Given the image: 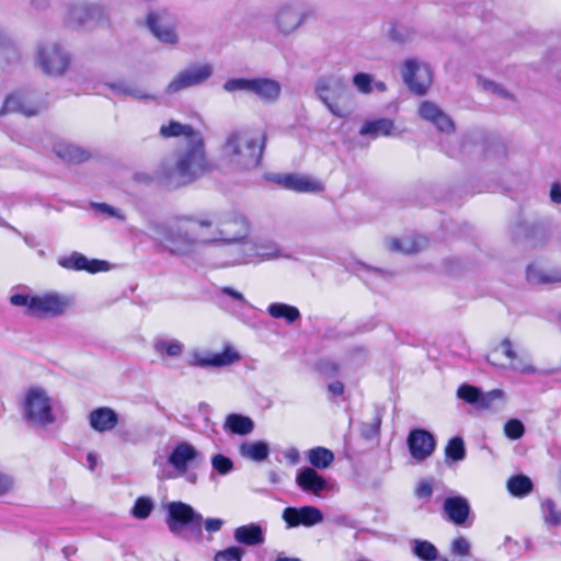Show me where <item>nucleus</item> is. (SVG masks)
I'll list each match as a JSON object with an SVG mask.
<instances>
[{
	"label": "nucleus",
	"instance_id": "50",
	"mask_svg": "<svg viewBox=\"0 0 561 561\" xmlns=\"http://www.w3.org/2000/svg\"><path fill=\"white\" fill-rule=\"evenodd\" d=\"M389 37L396 43L405 44L414 39L415 32L408 26H394L390 30Z\"/></svg>",
	"mask_w": 561,
	"mask_h": 561
},
{
	"label": "nucleus",
	"instance_id": "23",
	"mask_svg": "<svg viewBox=\"0 0 561 561\" xmlns=\"http://www.w3.org/2000/svg\"><path fill=\"white\" fill-rule=\"evenodd\" d=\"M296 484L304 492L311 493L316 496H322L323 492L330 490L329 481L311 467H304L298 471Z\"/></svg>",
	"mask_w": 561,
	"mask_h": 561
},
{
	"label": "nucleus",
	"instance_id": "36",
	"mask_svg": "<svg viewBox=\"0 0 561 561\" xmlns=\"http://www.w3.org/2000/svg\"><path fill=\"white\" fill-rule=\"evenodd\" d=\"M224 428L233 434L248 435L253 431L254 423L249 416L232 413L226 417Z\"/></svg>",
	"mask_w": 561,
	"mask_h": 561
},
{
	"label": "nucleus",
	"instance_id": "18",
	"mask_svg": "<svg viewBox=\"0 0 561 561\" xmlns=\"http://www.w3.org/2000/svg\"><path fill=\"white\" fill-rule=\"evenodd\" d=\"M407 444L411 457L416 461H423L431 457L436 447L434 436L422 428L412 430L409 433Z\"/></svg>",
	"mask_w": 561,
	"mask_h": 561
},
{
	"label": "nucleus",
	"instance_id": "41",
	"mask_svg": "<svg viewBox=\"0 0 561 561\" xmlns=\"http://www.w3.org/2000/svg\"><path fill=\"white\" fill-rule=\"evenodd\" d=\"M111 89L119 95H128L138 100H151L154 95L147 89L135 83L117 82L111 84Z\"/></svg>",
	"mask_w": 561,
	"mask_h": 561
},
{
	"label": "nucleus",
	"instance_id": "13",
	"mask_svg": "<svg viewBox=\"0 0 561 561\" xmlns=\"http://www.w3.org/2000/svg\"><path fill=\"white\" fill-rule=\"evenodd\" d=\"M150 33L161 43L174 45L179 37L174 18L168 12H150L146 18Z\"/></svg>",
	"mask_w": 561,
	"mask_h": 561
},
{
	"label": "nucleus",
	"instance_id": "39",
	"mask_svg": "<svg viewBox=\"0 0 561 561\" xmlns=\"http://www.w3.org/2000/svg\"><path fill=\"white\" fill-rule=\"evenodd\" d=\"M307 459L313 469H327L334 461V454L325 447H313L307 451Z\"/></svg>",
	"mask_w": 561,
	"mask_h": 561
},
{
	"label": "nucleus",
	"instance_id": "64",
	"mask_svg": "<svg viewBox=\"0 0 561 561\" xmlns=\"http://www.w3.org/2000/svg\"><path fill=\"white\" fill-rule=\"evenodd\" d=\"M551 201L556 204L561 203V187L558 184L552 185L550 191Z\"/></svg>",
	"mask_w": 561,
	"mask_h": 561
},
{
	"label": "nucleus",
	"instance_id": "48",
	"mask_svg": "<svg viewBox=\"0 0 561 561\" xmlns=\"http://www.w3.org/2000/svg\"><path fill=\"white\" fill-rule=\"evenodd\" d=\"M481 390L478 387L463 383L457 389V397L469 404H478Z\"/></svg>",
	"mask_w": 561,
	"mask_h": 561
},
{
	"label": "nucleus",
	"instance_id": "47",
	"mask_svg": "<svg viewBox=\"0 0 561 561\" xmlns=\"http://www.w3.org/2000/svg\"><path fill=\"white\" fill-rule=\"evenodd\" d=\"M152 510L153 501L150 497L141 496L136 500L131 513L138 519H146L150 516Z\"/></svg>",
	"mask_w": 561,
	"mask_h": 561
},
{
	"label": "nucleus",
	"instance_id": "59",
	"mask_svg": "<svg viewBox=\"0 0 561 561\" xmlns=\"http://www.w3.org/2000/svg\"><path fill=\"white\" fill-rule=\"evenodd\" d=\"M224 520L221 518H207L204 522V526L206 531L213 534L219 531L224 526Z\"/></svg>",
	"mask_w": 561,
	"mask_h": 561
},
{
	"label": "nucleus",
	"instance_id": "54",
	"mask_svg": "<svg viewBox=\"0 0 561 561\" xmlns=\"http://www.w3.org/2000/svg\"><path fill=\"white\" fill-rule=\"evenodd\" d=\"M525 433L524 424L517 419L508 420L504 425V434L510 439H519Z\"/></svg>",
	"mask_w": 561,
	"mask_h": 561
},
{
	"label": "nucleus",
	"instance_id": "4",
	"mask_svg": "<svg viewBox=\"0 0 561 561\" xmlns=\"http://www.w3.org/2000/svg\"><path fill=\"white\" fill-rule=\"evenodd\" d=\"M10 304L25 309V313L36 318H58L66 314L75 305L72 295L48 290L32 295L26 290L12 293Z\"/></svg>",
	"mask_w": 561,
	"mask_h": 561
},
{
	"label": "nucleus",
	"instance_id": "21",
	"mask_svg": "<svg viewBox=\"0 0 561 561\" xmlns=\"http://www.w3.org/2000/svg\"><path fill=\"white\" fill-rule=\"evenodd\" d=\"M196 247L221 243L219 234V221L209 218H187Z\"/></svg>",
	"mask_w": 561,
	"mask_h": 561
},
{
	"label": "nucleus",
	"instance_id": "51",
	"mask_svg": "<svg viewBox=\"0 0 561 561\" xmlns=\"http://www.w3.org/2000/svg\"><path fill=\"white\" fill-rule=\"evenodd\" d=\"M210 462L213 469L221 476L228 474L233 469L232 460L222 454L213 456Z\"/></svg>",
	"mask_w": 561,
	"mask_h": 561
},
{
	"label": "nucleus",
	"instance_id": "58",
	"mask_svg": "<svg viewBox=\"0 0 561 561\" xmlns=\"http://www.w3.org/2000/svg\"><path fill=\"white\" fill-rule=\"evenodd\" d=\"M94 207L98 210L106 214L110 217H115L122 221H124L126 219L125 215L119 209H116V208L110 206L108 204H105V203L95 204Z\"/></svg>",
	"mask_w": 561,
	"mask_h": 561
},
{
	"label": "nucleus",
	"instance_id": "5",
	"mask_svg": "<svg viewBox=\"0 0 561 561\" xmlns=\"http://www.w3.org/2000/svg\"><path fill=\"white\" fill-rule=\"evenodd\" d=\"M151 237L167 251L178 256L196 253L197 247L187 218H181L169 225L152 224Z\"/></svg>",
	"mask_w": 561,
	"mask_h": 561
},
{
	"label": "nucleus",
	"instance_id": "35",
	"mask_svg": "<svg viewBox=\"0 0 561 561\" xmlns=\"http://www.w3.org/2000/svg\"><path fill=\"white\" fill-rule=\"evenodd\" d=\"M540 513L546 526L557 528L561 526V508L550 497L540 501Z\"/></svg>",
	"mask_w": 561,
	"mask_h": 561
},
{
	"label": "nucleus",
	"instance_id": "9",
	"mask_svg": "<svg viewBox=\"0 0 561 561\" xmlns=\"http://www.w3.org/2000/svg\"><path fill=\"white\" fill-rule=\"evenodd\" d=\"M167 526L169 530L181 538H185V527L191 526L201 534L203 516L197 513L190 504L181 501H173L167 505Z\"/></svg>",
	"mask_w": 561,
	"mask_h": 561
},
{
	"label": "nucleus",
	"instance_id": "52",
	"mask_svg": "<svg viewBox=\"0 0 561 561\" xmlns=\"http://www.w3.org/2000/svg\"><path fill=\"white\" fill-rule=\"evenodd\" d=\"M471 543L470 541L463 537L458 536L454 538L450 542V552L456 557H467L470 554Z\"/></svg>",
	"mask_w": 561,
	"mask_h": 561
},
{
	"label": "nucleus",
	"instance_id": "61",
	"mask_svg": "<svg viewBox=\"0 0 561 561\" xmlns=\"http://www.w3.org/2000/svg\"><path fill=\"white\" fill-rule=\"evenodd\" d=\"M156 174H157V170L154 171L153 174H149L147 172H137L135 174L134 179H135V181L140 182V183H145V184L157 183L159 185V182L156 179Z\"/></svg>",
	"mask_w": 561,
	"mask_h": 561
},
{
	"label": "nucleus",
	"instance_id": "27",
	"mask_svg": "<svg viewBox=\"0 0 561 561\" xmlns=\"http://www.w3.org/2000/svg\"><path fill=\"white\" fill-rule=\"evenodd\" d=\"M282 92V85L278 81L270 78H252L250 93L254 94L264 103L276 102Z\"/></svg>",
	"mask_w": 561,
	"mask_h": 561
},
{
	"label": "nucleus",
	"instance_id": "17",
	"mask_svg": "<svg viewBox=\"0 0 561 561\" xmlns=\"http://www.w3.org/2000/svg\"><path fill=\"white\" fill-rule=\"evenodd\" d=\"M288 528L312 527L323 522L322 512L316 506L286 507L282 514Z\"/></svg>",
	"mask_w": 561,
	"mask_h": 561
},
{
	"label": "nucleus",
	"instance_id": "16",
	"mask_svg": "<svg viewBox=\"0 0 561 561\" xmlns=\"http://www.w3.org/2000/svg\"><path fill=\"white\" fill-rule=\"evenodd\" d=\"M305 19L298 2H284L275 12L274 24L279 33L287 35L297 30Z\"/></svg>",
	"mask_w": 561,
	"mask_h": 561
},
{
	"label": "nucleus",
	"instance_id": "3",
	"mask_svg": "<svg viewBox=\"0 0 561 561\" xmlns=\"http://www.w3.org/2000/svg\"><path fill=\"white\" fill-rule=\"evenodd\" d=\"M203 461V454L194 445L183 440L171 447L167 458L156 456L152 465L157 470V478L161 481L184 477L187 482L194 484L197 476L188 471Z\"/></svg>",
	"mask_w": 561,
	"mask_h": 561
},
{
	"label": "nucleus",
	"instance_id": "55",
	"mask_svg": "<svg viewBox=\"0 0 561 561\" xmlns=\"http://www.w3.org/2000/svg\"><path fill=\"white\" fill-rule=\"evenodd\" d=\"M70 16L73 22H77L78 24H85L89 20L94 19V12L89 5L81 3L71 11Z\"/></svg>",
	"mask_w": 561,
	"mask_h": 561
},
{
	"label": "nucleus",
	"instance_id": "63",
	"mask_svg": "<svg viewBox=\"0 0 561 561\" xmlns=\"http://www.w3.org/2000/svg\"><path fill=\"white\" fill-rule=\"evenodd\" d=\"M9 55H15V49L9 43L0 44V61Z\"/></svg>",
	"mask_w": 561,
	"mask_h": 561
},
{
	"label": "nucleus",
	"instance_id": "31",
	"mask_svg": "<svg viewBox=\"0 0 561 561\" xmlns=\"http://www.w3.org/2000/svg\"><path fill=\"white\" fill-rule=\"evenodd\" d=\"M160 135L163 138L183 136L186 139L187 145L198 144V141L203 140L202 135L192 126L181 124L175 121H170L168 124L162 125L160 127Z\"/></svg>",
	"mask_w": 561,
	"mask_h": 561
},
{
	"label": "nucleus",
	"instance_id": "8",
	"mask_svg": "<svg viewBox=\"0 0 561 561\" xmlns=\"http://www.w3.org/2000/svg\"><path fill=\"white\" fill-rule=\"evenodd\" d=\"M35 58L42 71L51 77L62 76L71 64L68 51L56 42L39 44L36 48Z\"/></svg>",
	"mask_w": 561,
	"mask_h": 561
},
{
	"label": "nucleus",
	"instance_id": "32",
	"mask_svg": "<svg viewBox=\"0 0 561 561\" xmlns=\"http://www.w3.org/2000/svg\"><path fill=\"white\" fill-rule=\"evenodd\" d=\"M239 455L244 459L262 462L270 455V446L264 440L244 442L239 446Z\"/></svg>",
	"mask_w": 561,
	"mask_h": 561
},
{
	"label": "nucleus",
	"instance_id": "43",
	"mask_svg": "<svg viewBox=\"0 0 561 561\" xmlns=\"http://www.w3.org/2000/svg\"><path fill=\"white\" fill-rule=\"evenodd\" d=\"M268 314L275 319H285L293 323L300 318L298 308L282 302H274L268 306Z\"/></svg>",
	"mask_w": 561,
	"mask_h": 561
},
{
	"label": "nucleus",
	"instance_id": "45",
	"mask_svg": "<svg viewBox=\"0 0 561 561\" xmlns=\"http://www.w3.org/2000/svg\"><path fill=\"white\" fill-rule=\"evenodd\" d=\"M504 399V391L501 389H493L489 392H482L478 401L477 408L480 410L495 411L499 409L497 402Z\"/></svg>",
	"mask_w": 561,
	"mask_h": 561
},
{
	"label": "nucleus",
	"instance_id": "19",
	"mask_svg": "<svg viewBox=\"0 0 561 561\" xmlns=\"http://www.w3.org/2000/svg\"><path fill=\"white\" fill-rule=\"evenodd\" d=\"M419 116L431 123L439 133L450 134L455 130L453 119L436 103L425 100L417 108Z\"/></svg>",
	"mask_w": 561,
	"mask_h": 561
},
{
	"label": "nucleus",
	"instance_id": "46",
	"mask_svg": "<svg viewBox=\"0 0 561 561\" xmlns=\"http://www.w3.org/2000/svg\"><path fill=\"white\" fill-rule=\"evenodd\" d=\"M446 458L460 461L466 457L465 444L461 437L451 438L445 447Z\"/></svg>",
	"mask_w": 561,
	"mask_h": 561
},
{
	"label": "nucleus",
	"instance_id": "15",
	"mask_svg": "<svg viewBox=\"0 0 561 561\" xmlns=\"http://www.w3.org/2000/svg\"><path fill=\"white\" fill-rule=\"evenodd\" d=\"M501 355L510 360V367L512 369L524 374L535 373V368L529 362L517 356L508 339H504L500 345L488 355V362L496 367H505L506 365L501 360Z\"/></svg>",
	"mask_w": 561,
	"mask_h": 561
},
{
	"label": "nucleus",
	"instance_id": "24",
	"mask_svg": "<svg viewBox=\"0 0 561 561\" xmlns=\"http://www.w3.org/2000/svg\"><path fill=\"white\" fill-rule=\"evenodd\" d=\"M33 99L34 96L30 93H12L5 99L0 114L21 113L25 116H34L39 112L41 107L34 103Z\"/></svg>",
	"mask_w": 561,
	"mask_h": 561
},
{
	"label": "nucleus",
	"instance_id": "38",
	"mask_svg": "<svg viewBox=\"0 0 561 561\" xmlns=\"http://www.w3.org/2000/svg\"><path fill=\"white\" fill-rule=\"evenodd\" d=\"M425 239L414 236H407L401 239H392L389 248L392 251L401 252L404 254H413L419 252L425 245Z\"/></svg>",
	"mask_w": 561,
	"mask_h": 561
},
{
	"label": "nucleus",
	"instance_id": "49",
	"mask_svg": "<svg viewBox=\"0 0 561 561\" xmlns=\"http://www.w3.org/2000/svg\"><path fill=\"white\" fill-rule=\"evenodd\" d=\"M244 552L243 548L239 546H231L219 550L215 554L214 561H241Z\"/></svg>",
	"mask_w": 561,
	"mask_h": 561
},
{
	"label": "nucleus",
	"instance_id": "62",
	"mask_svg": "<svg viewBox=\"0 0 561 561\" xmlns=\"http://www.w3.org/2000/svg\"><path fill=\"white\" fill-rule=\"evenodd\" d=\"M284 457L290 465H297L300 461L299 450L295 447L286 449L284 451Z\"/></svg>",
	"mask_w": 561,
	"mask_h": 561
},
{
	"label": "nucleus",
	"instance_id": "30",
	"mask_svg": "<svg viewBox=\"0 0 561 561\" xmlns=\"http://www.w3.org/2000/svg\"><path fill=\"white\" fill-rule=\"evenodd\" d=\"M359 134L362 136L393 137L399 136L394 122L390 118L369 119L363 123Z\"/></svg>",
	"mask_w": 561,
	"mask_h": 561
},
{
	"label": "nucleus",
	"instance_id": "34",
	"mask_svg": "<svg viewBox=\"0 0 561 561\" xmlns=\"http://www.w3.org/2000/svg\"><path fill=\"white\" fill-rule=\"evenodd\" d=\"M54 151L60 159L71 163L85 161L89 157L81 148L64 141L55 144Z\"/></svg>",
	"mask_w": 561,
	"mask_h": 561
},
{
	"label": "nucleus",
	"instance_id": "60",
	"mask_svg": "<svg viewBox=\"0 0 561 561\" xmlns=\"http://www.w3.org/2000/svg\"><path fill=\"white\" fill-rule=\"evenodd\" d=\"M13 488V480L5 473L0 472V495L7 494Z\"/></svg>",
	"mask_w": 561,
	"mask_h": 561
},
{
	"label": "nucleus",
	"instance_id": "57",
	"mask_svg": "<svg viewBox=\"0 0 561 561\" xmlns=\"http://www.w3.org/2000/svg\"><path fill=\"white\" fill-rule=\"evenodd\" d=\"M433 492V483L431 480H422L415 489V495L419 499H430Z\"/></svg>",
	"mask_w": 561,
	"mask_h": 561
},
{
	"label": "nucleus",
	"instance_id": "37",
	"mask_svg": "<svg viewBox=\"0 0 561 561\" xmlns=\"http://www.w3.org/2000/svg\"><path fill=\"white\" fill-rule=\"evenodd\" d=\"M527 279L531 284L561 283V270L546 271L537 265H529L527 268Z\"/></svg>",
	"mask_w": 561,
	"mask_h": 561
},
{
	"label": "nucleus",
	"instance_id": "56",
	"mask_svg": "<svg viewBox=\"0 0 561 561\" xmlns=\"http://www.w3.org/2000/svg\"><path fill=\"white\" fill-rule=\"evenodd\" d=\"M252 84V78H233L229 79L224 83V89L227 92L247 91L250 92Z\"/></svg>",
	"mask_w": 561,
	"mask_h": 561
},
{
	"label": "nucleus",
	"instance_id": "10",
	"mask_svg": "<svg viewBox=\"0 0 561 561\" xmlns=\"http://www.w3.org/2000/svg\"><path fill=\"white\" fill-rule=\"evenodd\" d=\"M241 356L232 346H226L222 352L194 348L190 352L188 365L201 368L225 367L238 360Z\"/></svg>",
	"mask_w": 561,
	"mask_h": 561
},
{
	"label": "nucleus",
	"instance_id": "53",
	"mask_svg": "<svg viewBox=\"0 0 561 561\" xmlns=\"http://www.w3.org/2000/svg\"><path fill=\"white\" fill-rule=\"evenodd\" d=\"M478 83L484 91L494 93V94L499 95L500 98H503V99L512 98V94L507 90H505L502 85H500L499 83H496L494 81L479 77Z\"/></svg>",
	"mask_w": 561,
	"mask_h": 561
},
{
	"label": "nucleus",
	"instance_id": "25",
	"mask_svg": "<svg viewBox=\"0 0 561 561\" xmlns=\"http://www.w3.org/2000/svg\"><path fill=\"white\" fill-rule=\"evenodd\" d=\"M88 422L90 427L96 433H107L117 427L119 416L110 407H99L89 412Z\"/></svg>",
	"mask_w": 561,
	"mask_h": 561
},
{
	"label": "nucleus",
	"instance_id": "14",
	"mask_svg": "<svg viewBox=\"0 0 561 561\" xmlns=\"http://www.w3.org/2000/svg\"><path fill=\"white\" fill-rule=\"evenodd\" d=\"M250 224L239 214L224 217L219 220V234L221 244L233 245L238 241L247 239L250 234Z\"/></svg>",
	"mask_w": 561,
	"mask_h": 561
},
{
	"label": "nucleus",
	"instance_id": "12",
	"mask_svg": "<svg viewBox=\"0 0 561 561\" xmlns=\"http://www.w3.org/2000/svg\"><path fill=\"white\" fill-rule=\"evenodd\" d=\"M213 75V66L209 64L192 65L180 71L168 84L165 91L169 94L198 85Z\"/></svg>",
	"mask_w": 561,
	"mask_h": 561
},
{
	"label": "nucleus",
	"instance_id": "22",
	"mask_svg": "<svg viewBox=\"0 0 561 561\" xmlns=\"http://www.w3.org/2000/svg\"><path fill=\"white\" fill-rule=\"evenodd\" d=\"M274 181L286 190L297 193H319L323 191V185L317 179L304 174H277Z\"/></svg>",
	"mask_w": 561,
	"mask_h": 561
},
{
	"label": "nucleus",
	"instance_id": "44",
	"mask_svg": "<svg viewBox=\"0 0 561 561\" xmlns=\"http://www.w3.org/2000/svg\"><path fill=\"white\" fill-rule=\"evenodd\" d=\"M507 490L512 495L523 497L531 492L533 482L524 474L514 476L507 481Z\"/></svg>",
	"mask_w": 561,
	"mask_h": 561
},
{
	"label": "nucleus",
	"instance_id": "42",
	"mask_svg": "<svg viewBox=\"0 0 561 561\" xmlns=\"http://www.w3.org/2000/svg\"><path fill=\"white\" fill-rule=\"evenodd\" d=\"M256 250L259 263L264 261L277 260L280 257H289L287 254L284 253L282 248L273 241L256 242Z\"/></svg>",
	"mask_w": 561,
	"mask_h": 561
},
{
	"label": "nucleus",
	"instance_id": "33",
	"mask_svg": "<svg viewBox=\"0 0 561 561\" xmlns=\"http://www.w3.org/2000/svg\"><path fill=\"white\" fill-rule=\"evenodd\" d=\"M184 343L176 339L160 337L153 342V351L161 358H179L184 352Z\"/></svg>",
	"mask_w": 561,
	"mask_h": 561
},
{
	"label": "nucleus",
	"instance_id": "28",
	"mask_svg": "<svg viewBox=\"0 0 561 561\" xmlns=\"http://www.w3.org/2000/svg\"><path fill=\"white\" fill-rule=\"evenodd\" d=\"M233 539L247 547L261 546L265 542V530L260 524L250 523L234 528Z\"/></svg>",
	"mask_w": 561,
	"mask_h": 561
},
{
	"label": "nucleus",
	"instance_id": "1",
	"mask_svg": "<svg viewBox=\"0 0 561 561\" xmlns=\"http://www.w3.org/2000/svg\"><path fill=\"white\" fill-rule=\"evenodd\" d=\"M208 170L204 141L201 140L164 158L157 168L156 179L160 186L174 190L194 182Z\"/></svg>",
	"mask_w": 561,
	"mask_h": 561
},
{
	"label": "nucleus",
	"instance_id": "6",
	"mask_svg": "<svg viewBox=\"0 0 561 561\" xmlns=\"http://www.w3.org/2000/svg\"><path fill=\"white\" fill-rule=\"evenodd\" d=\"M23 419L36 427H47L57 420L54 400L48 390L39 386L27 388L21 399Z\"/></svg>",
	"mask_w": 561,
	"mask_h": 561
},
{
	"label": "nucleus",
	"instance_id": "2",
	"mask_svg": "<svg viewBox=\"0 0 561 561\" xmlns=\"http://www.w3.org/2000/svg\"><path fill=\"white\" fill-rule=\"evenodd\" d=\"M265 146L264 136L249 129L229 133L221 146L222 163L233 170L247 171L256 168Z\"/></svg>",
	"mask_w": 561,
	"mask_h": 561
},
{
	"label": "nucleus",
	"instance_id": "29",
	"mask_svg": "<svg viewBox=\"0 0 561 561\" xmlns=\"http://www.w3.org/2000/svg\"><path fill=\"white\" fill-rule=\"evenodd\" d=\"M443 508L448 519L456 525L465 524L470 513L467 499L460 495L447 497Z\"/></svg>",
	"mask_w": 561,
	"mask_h": 561
},
{
	"label": "nucleus",
	"instance_id": "20",
	"mask_svg": "<svg viewBox=\"0 0 561 561\" xmlns=\"http://www.w3.org/2000/svg\"><path fill=\"white\" fill-rule=\"evenodd\" d=\"M58 264L67 270L85 271L91 274L107 272L111 270L110 262L98 259H88L79 252H72L69 255L58 257Z\"/></svg>",
	"mask_w": 561,
	"mask_h": 561
},
{
	"label": "nucleus",
	"instance_id": "7",
	"mask_svg": "<svg viewBox=\"0 0 561 561\" xmlns=\"http://www.w3.org/2000/svg\"><path fill=\"white\" fill-rule=\"evenodd\" d=\"M316 93L334 116H347L348 110L345 106V101L350 93L343 78L337 76L320 78L316 84Z\"/></svg>",
	"mask_w": 561,
	"mask_h": 561
},
{
	"label": "nucleus",
	"instance_id": "26",
	"mask_svg": "<svg viewBox=\"0 0 561 561\" xmlns=\"http://www.w3.org/2000/svg\"><path fill=\"white\" fill-rule=\"evenodd\" d=\"M229 259L226 261L228 265L257 264L256 242L247 239L238 241L228 248Z\"/></svg>",
	"mask_w": 561,
	"mask_h": 561
},
{
	"label": "nucleus",
	"instance_id": "11",
	"mask_svg": "<svg viewBox=\"0 0 561 561\" xmlns=\"http://www.w3.org/2000/svg\"><path fill=\"white\" fill-rule=\"evenodd\" d=\"M402 78L412 92L423 95L432 83V70L427 64L410 58L404 61Z\"/></svg>",
	"mask_w": 561,
	"mask_h": 561
},
{
	"label": "nucleus",
	"instance_id": "40",
	"mask_svg": "<svg viewBox=\"0 0 561 561\" xmlns=\"http://www.w3.org/2000/svg\"><path fill=\"white\" fill-rule=\"evenodd\" d=\"M353 85L359 93L369 94L374 89L385 92L387 85L382 81H375L374 77L366 72H358L353 77Z\"/></svg>",
	"mask_w": 561,
	"mask_h": 561
}]
</instances>
